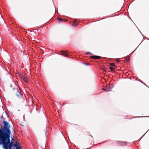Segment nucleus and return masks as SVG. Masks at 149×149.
Instances as JSON below:
<instances>
[{"label":"nucleus","mask_w":149,"mask_h":149,"mask_svg":"<svg viewBox=\"0 0 149 149\" xmlns=\"http://www.w3.org/2000/svg\"><path fill=\"white\" fill-rule=\"evenodd\" d=\"M3 123L4 124L3 127L1 128V124H0V144H3L6 149H12L13 142H10V134L11 131L10 129V126L8 123L3 120ZM22 147H17L16 149H21Z\"/></svg>","instance_id":"1"},{"label":"nucleus","mask_w":149,"mask_h":149,"mask_svg":"<svg viewBox=\"0 0 149 149\" xmlns=\"http://www.w3.org/2000/svg\"><path fill=\"white\" fill-rule=\"evenodd\" d=\"M11 94L19 99H22V94L17 88H13L11 91Z\"/></svg>","instance_id":"2"},{"label":"nucleus","mask_w":149,"mask_h":149,"mask_svg":"<svg viewBox=\"0 0 149 149\" xmlns=\"http://www.w3.org/2000/svg\"><path fill=\"white\" fill-rule=\"evenodd\" d=\"M21 78L23 80L25 83H27L28 82V80L27 76L26 74H24L22 75L21 76Z\"/></svg>","instance_id":"3"},{"label":"nucleus","mask_w":149,"mask_h":149,"mask_svg":"<svg viewBox=\"0 0 149 149\" xmlns=\"http://www.w3.org/2000/svg\"><path fill=\"white\" fill-rule=\"evenodd\" d=\"M117 142L120 146H125L127 145V143L126 142H122L120 141H117Z\"/></svg>","instance_id":"4"},{"label":"nucleus","mask_w":149,"mask_h":149,"mask_svg":"<svg viewBox=\"0 0 149 149\" xmlns=\"http://www.w3.org/2000/svg\"><path fill=\"white\" fill-rule=\"evenodd\" d=\"M90 57L91 58L94 59H99L101 57L98 56H90Z\"/></svg>","instance_id":"5"},{"label":"nucleus","mask_w":149,"mask_h":149,"mask_svg":"<svg viewBox=\"0 0 149 149\" xmlns=\"http://www.w3.org/2000/svg\"><path fill=\"white\" fill-rule=\"evenodd\" d=\"M61 53L64 56L66 57H68V54L67 53L66 51H62L61 52Z\"/></svg>","instance_id":"6"},{"label":"nucleus","mask_w":149,"mask_h":149,"mask_svg":"<svg viewBox=\"0 0 149 149\" xmlns=\"http://www.w3.org/2000/svg\"><path fill=\"white\" fill-rule=\"evenodd\" d=\"M110 66H113L114 68H116L117 67V66L115 65L114 63H110Z\"/></svg>","instance_id":"7"},{"label":"nucleus","mask_w":149,"mask_h":149,"mask_svg":"<svg viewBox=\"0 0 149 149\" xmlns=\"http://www.w3.org/2000/svg\"><path fill=\"white\" fill-rule=\"evenodd\" d=\"M109 69L112 72H115V69L112 67H110L109 68Z\"/></svg>","instance_id":"8"},{"label":"nucleus","mask_w":149,"mask_h":149,"mask_svg":"<svg viewBox=\"0 0 149 149\" xmlns=\"http://www.w3.org/2000/svg\"><path fill=\"white\" fill-rule=\"evenodd\" d=\"M58 19L59 22H60V21L61 22H65V20L63 19L60 17L58 18Z\"/></svg>","instance_id":"9"},{"label":"nucleus","mask_w":149,"mask_h":149,"mask_svg":"<svg viewBox=\"0 0 149 149\" xmlns=\"http://www.w3.org/2000/svg\"><path fill=\"white\" fill-rule=\"evenodd\" d=\"M13 145L15 147H18V146H17V141H16V142H15V143H14V144L13 143Z\"/></svg>","instance_id":"10"},{"label":"nucleus","mask_w":149,"mask_h":149,"mask_svg":"<svg viewBox=\"0 0 149 149\" xmlns=\"http://www.w3.org/2000/svg\"><path fill=\"white\" fill-rule=\"evenodd\" d=\"M112 84H111V85L108 84L106 86L107 87V88H108V87H109V88H110L111 89V88H112Z\"/></svg>","instance_id":"11"},{"label":"nucleus","mask_w":149,"mask_h":149,"mask_svg":"<svg viewBox=\"0 0 149 149\" xmlns=\"http://www.w3.org/2000/svg\"><path fill=\"white\" fill-rule=\"evenodd\" d=\"M102 90H105V91H111L110 88H107V89H104V88H103Z\"/></svg>","instance_id":"12"},{"label":"nucleus","mask_w":149,"mask_h":149,"mask_svg":"<svg viewBox=\"0 0 149 149\" xmlns=\"http://www.w3.org/2000/svg\"><path fill=\"white\" fill-rule=\"evenodd\" d=\"M3 118V116H0V120L1 121H2V119Z\"/></svg>","instance_id":"13"},{"label":"nucleus","mask_w":149,"mask_h":149,"mask_svg":"<svg viewBox=\"0 0 149 149\" xmlns=\"http://www.w3.org/2000/svg\"><path fill=\"white\" fill-rule=\"evenodd\" d=\"M129 57H127L126 58V59L127 61H128L129 60Z\"/></svg>","instance_id":"14"},{"label":"nucleus","mask_w":149,"mask_h":149,"mask_svg":"<svg viewBox=\"0 0 149 149\" xmlns=\"http://www.w3.org/2000/svg\"><path fill=\"white\" fill-rule=\"evenodd\" d=\"M116 62L118 63L120 62V60L117 59L116 60Z\"/></svg>","instance_id":"15"},{"label":"nucleus","mask_w":149,"mask_h":149,"mask_svg":"<svg viewBox=\"0 0 149 149\" xmlns=\"http://www.w3.org/2000/svg\"><path fill=\"white\" fill-rule=\"evenodd\" d=\"M75 25H78V23L77 22H75Z\"/></svg>","instance_id":"16"},{"label":"nucleus","mask_w":149,"mask_h":149,"mask_svg":"<svg viewBox=\"0 0 149 149\" xmlns=\"http://www.w3.org/2000/svg\"><path fill=\"white\" fill-rule=\"evenodd\" d=\"M86 54H91L89 52H87L86 53Z\"/></svg>","instance_id":"17"},{"label":"nucleus","mask_w":149,"mask_h":149,"mask_svg":"<svg viewBox=\"0 0 149 149\" xmlns=\"http://www.w3.org/2000/svg\"><path fill=\"white\" fill-rule=\"evenodd\" d=\"M12 140H14V139L13 138L12 139Z\"/></svg>","instance_id":"18"},{"label":"nucleus","mask_w":149,"mask_h":149,"mask_svg":"<svg viewBox=\"0 0 149 149\" xmlns=\"http://www.w3.org/2000/svg\"><path fill=\"white\" fill-rule=\"evenodd\" d=\"M0 16L2 17V16L0 14Z\"/></svg>","instance_id":"19"}]
</instances>
